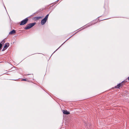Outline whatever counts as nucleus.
Wrapping results in <instances>:
<instances>
[{
    "label": "nucleus",
    "instance_id": "nucleus-2",
    "mask_svg": "<svg viewBox=\"0 0 129 129\" xmlns=\"http://www.w3.org/2000/svg\"><path fill=\"white\" fill-rule=\"evenodd\" d=\"M28 20V19L27 18H25L21 21V23L20 24V25H22L25 24L26 23Z\"/></svg>",
    "mask_w": 129,
    "mask_h": 129
},
{
    "label": "nucleus",
    "instance_id": "nucleus-5",
    "mask_svg": "<svg viewBox=\"0 0 129 129\" xmlns=\"http://www.w3.org/2000/svg\"><path fill=\"white\" fill-rule=\"evenodd\" d=\"M63 112L65 114L68 115L70 114V113L67 110H63Z\"/></svg>",
    "mask_w": 129,
    "mask_h": 129
},
{
    "label": "nucleus",
    "instance_id": "nucleus-11",
    "mask_svg": "<svg viewBox=\"0 0 129 129\" xmlns=\"http://www.w3.org/2000/svg\"><path fill=\"white\" fill-rule=\"evenodd\" d=\"M48 16L49 14L47 15L44 18L47 20L48 17Z\"/></svg>",
    "mask_w": 129,
    "mask_h": 129
},
{
    "label": "nucleus",
    "instance_id": "nucleus-8",
    "mask_svg": "<svg viewBox=\"0 0 129 129\" xmlns=\"http://www.w3.org/2000/svg\"><path fill=\"white\" fill-rule=\"evenodd\" d=\"M42 18V17H40V16L37 17H35L34 18L36 20H39V19H40Z\"/></svg>",
    "mask_w": 129,
    "mask_h": 129
},
{
    "label": "nucleus",
    "instance_id": "nucleus-13",
    "mask_svg": "<svg viewBox=\"0 0 129 129\" xmlns=\"http://www.w3.org/2000/svg\"><path fill=\"white\" fill-rule=\"evenodd\" d=\"M66 42V41H65V42H64V43L62 44L61 45V46H60L59 47V48H58V49H57V50H56V51L54 52L55 51H56V50H57L58 49H59V47H60L62 45H63V44H64V43Z\"/></svg>",
    "mask_w": 129,
    "mask_h": 129
},
{
    "label": "nucleus",
    "instance_id": "nucleus-6",
    "mask_svg": "<svg viewBox=\"0 0 129 129\" xmlns=\"http://www.w3.org/2000/svg\"><path fill=\"white\" fill-rule=\"evenodd\" d=\"M16 33V31L14 30H12L10 31L9 33V34L11 35L12 34H14Z\"/></svg>",
    "mask_w": 129,
    "mask_h": 129
},
{
    "label": "nucleus",
    "instance_id": "nucleus-7",
    "mask_svg": "<svg viewBox=\"0 0 129 129\" xmlns=\"http://www.w3.org/2000/svg\"><path fill=\"white\" fill-rule=\"evenodd\" d=\"M121 83H119L115 87V88H119L121 87Z\"/></svg>",
    "mask_w": 129,
    "mask_h": 129
},
{
    "label": "nucleus",
    "instance_id": "nucleus-4",
    "mask_svg": "<svg viewBox=\"0 0 129 129\" xmlns=\"http://www.w3.org/2000/svg\"><path fill=\"white\" fill-rule=\"evenodd\" d=\"M47 20L45 19L44 18L41 21V24L42 25L44 24L46 22Z\"/></svg>",
    "mask_w": 129,
    "mask_h": 129
},
{
    "label": "nucleus",
    "instance_id": "nucleus-14",
    "mask_svg": "<svg viewBox=\"0 0 129 129\" xmlns=\"http://www.w3.org/2000/svg\"><path fill=\"white\" fill-rule=\"evenodd\" d=\"M26 79H23L22 80V81H26Z\"/></svg>",
    "mask_w": 129,
    "mask_h": 129
},
{
    "label": "nucleus",
    "instance_id": "nucleus-3",
    "mask_svg": "<svg viewBox=\"0 0 129 129\" xmlns=\"http://www.w3.org/2000/svg\"><path fill=\"white\" fill-rule=\"evenodd\" d=\"M9 46V44L7 43L5 44V46L3 47V49L2 51H3L5 50Z\"/></svg>",
    "mask_w": 129,
    "mask_h": 129
},
{
    "label": "nucleus",
    "instance_id": "nucleus-15",
    "mask_svg": "<svg viewBox=\"0 0 129 129\" xmlns=\"http://www.w3.org/2000/svg\"><path fill=\"white\" fill-rule=\"evenodd\" d=\"M128 80H129V77H128Z\"/></svg>",
    "mask_w": 129,
    "mask_h": 129
},
{
    "label": "nucleus",
    "instance_id": "nucleus-1",
    "mask_svg": "<svg viewBox=\"0 0 129 129\" xmlns=\"http://www.w3.org/2000/svg\"><path fill=\"white\" fill-rule=\"evenodd\" d=\"M36 24L35 22L32 23H30L28 24L27 26L25 27L24 29H29L34 26Z\"/></svg>",
    "mask_w": 129,
    "mask_h": 129
},
{
    "label": "nucleus",
    "instance_id": "nucleus-9",
    "mask_svg": "<svg viewBox=\"0 0 129 129\" xmlns=\"http://www.w3.org/2000/svg\"><path fill=\"white\" fill-rule=\"evenodd\" d=\"M93 24H93V23H92V22H91L89 24H87V26H86L88 27V26H90V25H93Z\"/></svg>",
    "mask_w": 129,
    "mask_h": 129
},
{
    "label": "nucleus",
    "instance_id": "nucleus-12",
    "mask_svg": "<svg viewBox=\"0 0 129 129\" xmlns=\"http://www.w3.org/2000/svg\"><path fill=\"white\" fill-rule=\"evenodd\" d=\"M5 41L4 40H3L1 42V43H2L3 44L4 43H5Z\"/></svg>",
    "mask_w": 129,
    "mask_h": 129
},
{
    "label": "nucleus",
    "instance_id": "nucleus-10",
    "mask_svg": "<svg viewBox=\"0 0 129 129\" xmlns=\"http://www.w3.org/2000/svg\"><path fill=\"white\" fill-rule=\"evenodd\" d=\"M125 82H126V81H122L121 83H120L121 84V86H122L124 84V83Z\"/></svg>",
    "mask_w": 129,
    "mask_h": 129
}]
</instances>
